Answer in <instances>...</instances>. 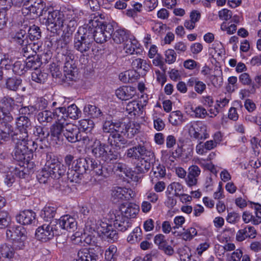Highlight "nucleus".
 Instances as JSON below:
<instances>
[{
  "label": "nucleus",
  "instance_id": "nucleus-21",
  "mask_svg": "<svg viewBox=\"0 0 261 261\" xmlns=\"http://www.w3.org/2000/svg\"><path fill=\"white\" fill-rule=\"evenodd\" d=\"M97 257L92 249L85 248L79 251L77 259L72 261H97Z\"/></svg>",
  "mask_w": 261,
  "mask_h": 261
},
{
  "label": "nucleus",
  "instance_id": "nucleus-62",
  "mask_svg": "<svg viewBox=\"0 0 261 261\" xmlns=\"http://www.w3.org/2000/svg\"><path fill=\"white\" fill-rule=\"evenodd\" d=\"M93 35V40H94L98 43H103L107 41L110 38L106 36V35L99 29L94 30L92 32Z\"/></svg>",
  "mask_w": 261,
  "mask_h": 261
},
{
  "label": "nucleus",
  "instance_id": "nucleus-5",
  "mask_svg": "<svg viewBox=\"0 0 261 261\" xmlns=\"http://www.w3.org/2000/svg\"><path fill=\"white\" fill-rule=\"evenodd\" d=\"M31 150L32 149H29L26 144L16 143L12 155L14 160L20 162L17 167H21V169L25 168L28 170L29 166L33 165V163L30 162V155H32Z\"/></svg>",
  "mask_w": 261,
  "mask_h": 261
},
{
  "label": "nucleus",
  "instance_id": "nucleus-56",
  "mask_svg": "<svg viewBox=\"0 0 261 261\" xmlns=\"http://www.w3.org/2000/svg\"><path fill=\"white\" fill-rule=\"evenodd\" d=\"M140 129V125L134 122H128L125 126V130L128 136L132 138L135 134L138 133Z\"/></svg>",
  "mask_w": 261,
  "mask_h": 261
},
{
  "label": "nucleus",
  "instance_id": "nucleus-4",
  "mask_svg": "<svg viewBox=\"0 0 261 261\" xmlns=\"http://www.w3.org/2000/svg\"><path fill=\"white\" fill-rule=\"evenodd\" d=\"M47 16L40 18L41 22L46 26L47 29L53 33H56L63 27L64 15L62 12L54 10H47Z\"/></svg>",
  "mask_w": 261,
  "mask_h": 261
},
{
  "label": "nucleus",
  "instance_id": "nucleus-33",
  "mask_svg": "<svg viewBox=\"0 0 261 261\" xmlns=\"http://www.w3.org/2000/svg\"><path fill=\"white\" fill-rule=\"evenodd\" d=\"M129 37V31L124 29L117 30L112 36L113 40L117 44H121L125 42Z\"/></svg>",
  "mask_w": 261,
  "mask_h": 261
},
{
  "label": "nucleus",
  "instance_id": "nucleus-26",
  "mask_svg": "<svg viewBox=\"0 0 261 261\" xmlns=\"http://www.w3.org/2000/svg\"><path fill=\"white\" fill-rule=\"evenodd\" d=\"M102 131L105 133H110V135L116 132H122L121 124L113 122L112 120H106L102 125Z\"/></svg>",
  "mask_w": 261,
  "mask_h": 261
},
{
  "label": "nucleus",
  "instance_id": "nucleus-34",
  "mask_svg": "<svg viewBox=\"0 0 261 261\" xmlns=\"http://www.w3.org/2000/svg\"><path fill=\"white\" fill-rule=\"evenodd\" d=\"M132 66L135 70L142 69V74H146L149 70L150 66L146 60L141 58H136L133 60Z\"/></svg>",
  "mask_w": 261,
  "mask_h": 261
},
{
  "label": "nucleus",
  "instance_id": "nucleus-39",
  "mask_svg": "<svg viewBox=\"0 0 261 261\" xmlns=\"http://www.w3.org/2000/svg\"><path fill=\"white\" fill-rule=\"evenodd\" d=\"M118 256L117 247L112 245L106 250L103 261H116Z\"/></svg>",
  "mask_w": 261,
  "mask_h": 261
},
{
  "label": "nucleus",
  "instance_id": "nucleus-6",
  "mask_svg": "<svg viewBox=\"0 0 261 261\" xmlns=\"http://www.w3.org/2000/svg\"><path fill=\"white\" fill-rule=\"evenodd\" d=\"M186 127L188 130L190 137L192 138L202 140L208 138L206 126L200 121H193L188 123Z\"/></svg>",
  "mask_w": 261,
  "mask_h": 261
},
{
  "label": "nucleus",
  "instance_id": "nucleus-49",
  "mask_svg": "<svg viewBox=\"0 0 261 261\" xmlns=\"http://www.w3.org/2000/svg\"><path fill=\"white\" fill-rule=\"evenodd\" d=\"M94 123L93 120L89 119H82L79 121L78 129L85 132H90L94 128Z\"/></svg>",
  "mask_w": 261,
  "mask_h": 261
},
{
  "label": "nucleus",
  "instance_id": "nucleus-54",
  "mask_svg": "<svg viewBox=\"0 0 261 261\" xmlns=\"http://www.w3.org/2000/svg\"><path fill=\"white\" fill-rule=\"evenodd\" d=\"M243 253L241 249H237L232 253H227L225 254V259L226 261H240L243 256Z\"/></svg>",
  "mask_w": 261,
  "mask_h": 261
},
{
  "label": "nucleus",
  "instance_id": "nucleus-57",
  "mask_svg": "<svg viewBox=\"0 0 261 261\" xmlns=\"http://www.w3.org/2000/svg\"><path fill=\"white\" fill-rule=\"evenodd\" d=\"M97 29H99V31H101L106 35V36H107V37L110 38L114 32V28L112 24L107 22H102L100 27L97 28Z\"/></svg>",
  "mask_w": 261,
  "mask_h": 261
},
{
  "label": "nucleus",
  "instance_id": "nucleus-51",
  "mask_svg": "<svg viewBox=\"0 0 261 261\" xmlns=\"http://www.w3.org/2000/svg\"><path fill=\"white\" fill-rule=\"evenodd\" d=\"M178 253L181 261H193L189 247L185 246L179 248Z\"/></svg>",
  "mask_w": 261,
  "mask_h": 261
},
{
  "label": "nucleus",
  "instance_id": "nucleus-30",
  "mask_svg": "<svg viewBox=\"0 0 261 261\" xmlns=\"http://www.w3.org/2000/svg\"><path fill=\"white\" fill-rule=\"evenodd\" d=\"M209 53L213 58L219 60L222 57L224 53V49L222 44L218 41H216L212 44L209 48Z\"/></svg>",
  "mask_w": 261,
  "mask_h": 261
},
{
  "label": "nucleus",
  "instance_id": "nucleus-23",
  "mask_svg": "<svg viewBox=\"0 0 261 261\" xmlns=\"http://www.w3.org/2000/svg\"><path fill=\"white\" fill-rule=\"evenodd\" d=\"M90 158H79L73 162L72 167L83 174L90 169Z\"/></svg>",
  "mask_w": 261,
  "mask_h": 261
},
{
  "label": "nucleus",
  "instance_id": "nucleus-59",
  "mask_svg": "<svg viewBox=\"0 0 261 261\" xmlns=\"http://www.w3.org/2000/svg\"><path fill=\"white\" fill-rule=\"evenodd\" d=\"M126 111L130 115H136L140 111V105L137 101H132L127 103Z\"/></svg>",
  "mask_w": 261,
  "mask_h": 261
},
{
  "label": "nucleus",
  "instance_id": "nucleus-60",
  "mask_svg": "<svg viewBox=\"0 0 261 261\" xmlns=\"http://www.w3.org/2000/svg\"><path fill=\"white\" fill-rule=\"evenodd\" d=\"M26 239L27 237L24 234L19 238L11 241L13 246V247L14 248L15 250H21L24 249L26 244Z\"/></svg>",
  "mask_w": 261,
  "mask_h": 261
},
{
  "label": "nucleus",
  "instance_id": "nucleus-50",
  "mask_svg": "<svg viewBox=\"0 0 261 261\" xmlns=\"http://www.w3.org/2000/svg\"><path fill=\"white\" fill-rule=\"evenodd\" d=\"M34 134L36 137V141L37 142L45 141L49 135V132L41 126L36 127Z\"/></svg>",
  "mask_w": 261,
  "mask_h": 261
},
{
  "label": "nucleus",
  "instance_id": "nucleus-25",
  "mask_svg": "<svg viewBox=\"0 0 261 261\" xmlns=\"http://www.w3.org/2000/svg\"><path fill=\"white\" fill-rule=\"evenodd\" d=\"M139 77V73L135 69L125 71L119 75L120 80L124 83L135 82Z\"/></svg>",
  "mask_w": 261,
  "mask_h": 261
},
{
  "label": "nucleus",
  "instance_id": "nucleus-48",
  "mask_svg": "<svg viewBox=\"0 0 261 261\" xmlns=\"http://www.w3.org/2000/svg\"><path fill=\"white\" fill-rule=\"evenodd\" d=\"M67 178L71 182H79L81 181L83 177V174L80 173L79 171L75 170V168L71 167L67 171Z\"/></svg>",
  "mask_w": 261,
  "mask_h": 261
},
{
  "label": "nucleus",
  "instance_id": "nucleus-31",
  "mask_svg": "<svg viewBox=\"0 0 261 261\" xmlns=\"http://www.w3.org/2000/svg\"><path fill=\"white\" fill-rule=\"evenodd\" d=\"M140 44L135 39H128L125 43L124 49L127 54L130 55L137 54L139 53Z\"/></svg>",
  "mask_w": 261,
  "mask_h": 261
},
{
  "label": "nucleus",
  "instance_id": "nucleus-13",
  "mask_svg": "<svg viewBox=\"0 0 261 261\" xmlns=\"http://www.w3.org/2000/svg\"><path fill=\"white\" fill-rule=\"evenodd\" d=\"M22 167L11 166L8 171L5 175L4 182L8 187L12 186L15 181V176H17L20 178H25V175L28 174V170L25 168L21 169Z\"/></svg>",
  "mask_w": 261,
  "mask_h": 261
},
{
  "label": "nucleus",
  "instance_id": "nucleus-36",
  "mask_svg": "<svg viewBox=\"0 0 261 261\" xmlns=\"http://www.w3.org/2000/svg\"><path fill=\"white\" fill-rule=\"evenodd\" d=\"M61 111L66 112V117L73 119L79 118L81 114V111L75 104H72L67 108L63 107L61 109Z\"/></svg>",
  "mask_w": 261,
  "mask_h": 261
},
{
  "label": "nucleus",
  "instance_id": "nucleus-35",
  "mask_svg": "<svg viewBox=\"0 0 261 261\" xmlns=\"http://www.w3.org/2000/svg\"><path fill=\"white\" fill-rule=\"evenodd\" d=\"M120 133L116 132L110 135L108 141L112 146L120 148L121 145L125 143V140Z\"/></svg>",
  "mask_w": 261,
  "mask_h": 261
},
{
  "label": "nucleus",
  "instance_id": "nucleus-29",
  "mask_svg": "<svg viewBox=\"0 0 261 261\" xmlns=\"http://www.w3.org/2000/svg\"><path fill=\"white\" fill-rule=\"evenodd\" d=\"M56 114L54 112L44 110L39 112L37 115L38 121L44 125L52 122L56 119Z\"/></svg>",
  "mask_w": 261,
  "mask_h": 261
},
{
  "label": "nucleus",
  "instance_id": "nucleus-3",
  "mask_svg": "<svg viewBox=\"0 0 261 261\" xmlns=\"http://www.w3.org/2000/svg\"><path fill=\"white\" fill-rule=\"evenodd\" d=\"M93 42L92 32L85 28H80L74 36V47L81 53L88 51Z\"/></svg>",
  "mask_w": 261,
  "mask_h": 261
},
{
  "label": "nucleus",
  "instance_id": "nucleus-37",
  "mask_svg": "<svg viewBox=\"0 0 261 261\" xmlns=\"http://www.w3.org/2000/svg\"><path fill=\"white\" fill-rule=\"evenodd\" d=\"M77 18L76 15L73 12H69L67 18L64 20V23L67 25V31H71V33H73L77 26Z\"/></svg>",
  "mask_w": 261,
  "mask_h": 261
},
{
  "label": "nucleus",
  "instance_id": "nucleus-11",
  "mask_svg": "<svg viewBox=\"0 0 261 261\" xmlns=\"http://www.w3.org/2000/svg\"><path fill=\"white\" fill-rule=\"evenodd\" d=\"M65 56L62 59L64 62L63 70L65 76L72 80L76 72V67L74 60V56L71 51H65Z\"/></svg>",
  "mask_w": 261,
  "mask_h": 261
},
{
  "label": "nucleus",
  "instance_id": "nucleus-55",
  "mask_svg": "<svg viewBox=\"0 0 261 261\" xmlns=\"http://www.w3.org/2000/svg\"><path fill=\"white\" fill-rule=\"evenodd\" d=\"M242 219L245 223L251 222L253 225H257L261 223V220H258L256 223V218L255 215L249 211H245L242 214Z\"/></svg>",
  "mask_w": 261,
  "mask_h": 261
},
{
  "label": "nucleus",
  "instance_id": "nucleus-16",
  "mask_svg": "<svg viewBox=\"0 0 261 261\" xmlns=\"http://www.w3.org/2000/svg\"><path fill=\"white\" fill-rule=\"evenodd\" d=\"M89 170L93 172L92 174L97 176H101L107 178L112 173V169L105 167L98 160L91 158Z\"/></svg>",
  "mask_w": 261,
  "mask_h": 261
},
{
  "label": "nucleus",
  "instance_id": "nucleus-53",
  "mask_svg": "<svg viewBox=\"0 0 261 261\" xmlns=\"http://www.w3.org/2000/svg\"><path fill=\"white\" fill-rule=\"evenodd\" d=\"M142 239V230L139 227H136L133 231L127 237L128 242L133 244L139 242Z\"/></svg>",
  "mask_w": 261,
  "mask_h": 261
},
{
  "label": "nucleus",
  "instance_id": "nucleus-12",
  "mask_svg": "<svg viewBox=\"0 0 261 261\" xmlns=\"http://www.w3.org/2000/svg\"><path fill=\"white\" fill-rule=\"evenodd\" d=\"M45 9V4L42 0H34L33 2H31V4L29 5L26 8H23V13L27 14H33V17L38 16L40 17H43V15H46L47 10Z\"/></svg>",
  "mask_w": 261,
  "mask_h": 261
},
{
  "label": "nucleus",
  "instance_id": "nucleus-45",
  "mask_svg": "<svg viewBox=\"0 0 261 261\" xmlns=\"http://www.w3.org/2000/svg\"><path fill=\"white\" fill-rule=\"evenodd\" d=\"M167 191L170 194L172 193L175 196L178 197L184 193V190L181 184L179 182H173L168 186Z\"/></svg>",
  "mask_w": 261,
  "mask_h": 261
},
{
  "label": "nucleus",
  "instance_id": "nucleus-7",
  "mask_svg": "<svg viewBox=\"0 0 261 261\" xmlns=\"http://www.w3.org/2000/svg\"><path fill=\"white\" fill-rule=\"evenodd\" d=\"M124 155L127 158L139 160L140 158L154 159V155L153 151L144 144H139L130 147L125 151Z\"/></svg>",
  "mask_w": 261,
  "mask_h": 261
},
{
  "label": "nucleus",
  "instance_id": "nucleus-28",
  "mask_svg": "<svg viewBox=\"0 0 261 261\" xmlns=\"http://www.w3.org/2000/svg\"><path fill=\"white\" fill-rule=\"evenodd\" d=\"M102 22L100 21V17L98 15L93 14L89 17L88 22L82 28L87 29L89 31L93 32L94 30H97V28L100 27Z\"/></svg>",
  "mask_w": 261,
  "mask_h": 261
},
{
  "label": "nucleus",
  "instance_id": "nucleus-32",
  "mask_svg": "<svg viewBox=\"0 0 261 261\" xmlns=\"http://www.w3.org/2000/svg\"><path fill=\"white\" fill-rule=\"evenodd\" d=\"M83 111L86 115L92 118H98L103 115L100 109L94 105H86Z\"/></svg>",
  "mask_w": 261,
  "mask_h": 261
},
{
  "label": "nucleus",
  "instance_id": "nucleus-2",
  "mask_svg": "<svg viewBox=\"0 0 261 261\" xmlns=\"http://www.w3.org/2000/svg\"><path fill=\"white\" fill-rule=\"evenodd\" d=\"M139 211V206L133 203L122 204L114 214V225L118 230L124 231L131 226L129 218H134Z\"/></svg>",
  "mask_w": 261,
  "mask_h": 261
},
{
  "label": "nucleus",
  "instance_id": "nucleus-43",
  "mask_svg": "<svg viewBox=\"0 0 261 261\" xmlns=\"http://www.w3.org/2000/svg\"><path fill=\"white\" fill-rule=\"evenodd\" d=\"M0 253L4 257L12 258L14 256L15 251L11 245L3 244L0 246Z\"/></svg>",
  "mask_w": 261,
  "mask_h": 261
},
{
  "label": "nucleus",
  "instance_id": "nucleus-52",
  "mask_svg": "<svg viewBox=\"0 0 261 261\" xmlns=\"http://www.w3.org/2000/svg\"><path fill=\"white\" fill-rule=\"evenodd\" d=\"M24 64L25 62L23 61H16L12 67L13 72L19 75L23 74L26 72Z\"/></svg>",
  "mask_w": 261,
  "mask_h": 261
},
{
  "label": "nucleus",
  "instance_id": "nucleus-38",
  "mask_svg": "<svg viewBox=\"0 0 261 261\" xmlns=\"http://www.w3.org/2000/svg\"><path fill=\"white\" fill-rule=\"evenodd\" d=\"M169 121L173 126L180 125L185 121L183 115L180 111L172 112L169 115Z\"/></svg>",
  "mask_w": 261,
  "mask_h": 261
},
{
  "label": "nucleus",
  "instance_id": "nucleus-46",
  "mask_svg": "<svg viewBox=\"0 0 261 261\" xmlns=\"http://www.w3.org/2000/svg\"><path fill=\"white\" fill-rule=\"evenodd\" d=\"M28 131H18L15 133L13 136V140L16 143H19L21 144H26L28 146L29 142L28 140Z\"/></svg>",
  "mask_w": 261,
  "mask_h": 261
},
{
  "label": "nucleus",
  "instance_id": "nucleus-1",
  "mask_svg": "<svg viewBox=\"0 0 261 261\" xmlns=\"http://www.w3.org/2000/svg\"><path fill=\"white\" fill-rule=\"evenodd\" d=\"M21 98H17L15 100L9 96H5L0 99V121L2 122L0 124V134L3 137L8 136L10 130V124L13 120L11 112L14 109L18 110L22 106Z\"/></svg>",
  "mask_w": 261,
  "mask_h": 261
},
{
  "label": "nucleus",
  "instance_id": "nucleus-27",
  "mask_svg": "<svg viewBox=\"0 0 261 261\" xmlns=\"http://www.w3.org/2000/svg\"><path fill=\"white\" fill-rule=\"evenodd\" d=\"M11 37L14 42L20 45H26L29 40L25 30L20 29L11 34Z\"/></svg>",
  "mask_w": 261,
  "mask_h": 261
},
{
  "label": "nucleus",
  "instance_id": "nucleus-64",
  "mask_svg": "<svg viewBox=\"0 0 261 261\" xmlns=\"http://www.w3.org/2000/svg\"><path fill=\"white\" fill-rule=\"evenodd\" d=\"M181 233V237L183 240L185 241H191L194 237L197 236V231L194 227H190Z\"/></svg>",
  "mask_w": 261,
  "mask_h": 261
},
{
  "label": "nucleus",
  "instance_id": "nucleus-58",
  "mask_svg": "<svg viewBox=\"0 0 261 261\" xmlns=\"http://www.w3.org/2000/svg\"><path fill=\"white\" fill-rule=\"evenodd\" d=\"M152 172L153 176L158 178H162L166 175V170L165 167L156 163H154L152 166Z\"/></svg>",
  "mask_w": 261,
  "mask_h": 261
},
{
  "label": "nucleus",
  "instance_id": "nucleus-24",
  "mask_svg": "<svg viewBox=\"0 0 261 261\" xmlns=\"http://www.w3.org/2000/svg\"><path fill=\"white\" fill-rule=\"evenodd\" d=\"M25 234V230L21 226L9 227L6 230L7 238L12 241Z\"/></svg>",
  "mask_w": 261,
  "mask_h": 261
},
{
  "label": "nucleus",
  "instance_id": "nucleus-61",
  "mask_svg": "<svg viewBox=\"0 0 261 261\" xmlns=\"http://www.w3.org/2000/svg\"><path fill=\"white\" fill-rule=\"evenodd\" d=\"M50 177L51 178V174L45 167L37 175V178L40 183H46Z\"/></svg>",
  "mask_w": 261,
  "mask_h": 261
},
{
  "label": "nucleus",
  "instance_id": "nucleus-22",
  "mask_svg": "<svg viewBox=\"0 0 261 261\" xmlns=\"http://www.w3.org/2000/svg\"><path fill=\"white\" fill-rule=\"evenodd\" d=\"M101 225L102 226H98L97 220L92 217L88 218L86 223V227L90 232L96 231L100 235L105 232V229L107 227V223H101Z\"/></svg>",
  "mask_w": 261,
  "mask_h": 261
},
{
  "label": "nucleus",
  "instance_id": "nucleus-40",
  "mask_svg": "<svg viewBox=\"0 0 261 261\" xmlns=\"http://www.w3.org/2000/svg\"><path fill=\"white\" fill-rule=\"evenodd\" d=\"M31 77L33 81L39 84H43L47 79L48 74L40 69H36L32 73Z\"/></svg>",
  "mask_w": 261,
  "mask_h": 261
},
{
  "label": "nucleus",
  "instance_id": "nucleus-41",
  "mask_svg": "<svg viewBox=\"0 0 261 261\" xmlns=\"http://www.w3.org/2000/svg\"><path fill=\"white\" fill-rule=\"evenodd\" d=\"M16 126L18 131H28L31 127V122L26 116H20L16 120Z\"/></svg>",
  "mask_w": 261,
  "mask_h": 261
},
{
  "label": "nucleus",
  "instance_id": "nucleus-19",
  "mask_svg": "<svg viewBox=\"0 0 261 261\" xmlns=\"http://www.w3.org/2000/svg\"><path fill=\"white\" fill-rule=\"evenodd\" d=\"M59 224L62 229L69 231H74L77 227L75 218L68 215L62 216L59 219Z\"/></svg>",
  "mask_w": 261,
  "mask_h": 261
},
{
  "label": "nucleus",
  "instance_id": "nucleus-18",
  "mask_svg": "<svg viewBox=\"0 0 261 261\" xmlns=\"http://www.w3.org/2000/svg\"><path fill=\"white\" fill-rule=\"evenodd\" d=\"M36 214L32 210H25L20 212L16 216L17 222L22 225L33 224L35 221Z\"/></svg>",
  "mask_w": 261,
  "mask_h": 261
},
{
  "label": "nucleus",
  "instance_id": "nucleus-15",
  "mask_svg": "<svg viewBox=\"0 0 261 261\" xmlns=\"http://www.w3.org/2000/svg\"><path fill=\"white\" fill-rule=\"evenodd\" d=\"M65 125L54 123L50 128V143L55 145L61 144L63 140Z\"/></svg>",
  "mask_w": 261,
  "mask_h": 261
},
{
  "label": "nucleus",
  "instance_id": "nucleus-17",
  "mask_svg": "<svg viewBox=\"0 0 261 261\" xmlns=\"http://www.w3.org/2000/svg\"><path fill=\"white\" fill-rule=\"evenodd\" d=\"M79 129L77 126L72 123H66L64 129V137L71 143L79 141Z\"/></svg>",
  "mask_w": 261,
  "mask_h": 261
},
{
  "label": "nucleus",
  "instance_id": "nucleus-47",
  "mask_svg": "<svg viewBox=\"0 0 261 261\" xmlns=\"http://www.w3.org/2000/svg\"><path fill=\"white\" fill-rule=\"evenodd\" d=\"M28 37L30 41L38 40L41 37V32L39 27L33 25L30 27L28 30Z\"/></svg>",
  "mask_w": 261,
  "mask_h": 261
},
{
  "label": "nucleus",
  "instance_id": "nucleus-63",
  "mask_svg": "<svg viewBox=\"0 0 261 261\" xmlns=\"http://www.w3.org/2000/svg\"><path fill=\"white\" fill-rule=\"evenodd\" d=\"M21 83V80L20 79L11 77L7 80L6 86L8 89L15 91L18 89Z\"/></svg>",
  "mask_w": 261,
  "mask_h": 261
},
{
  "label": "nucleus",
  "instance_id": "nucleus-42",
  "mask_svg": "<svg viewBox=\"0 0 261 261\" xmlns=\"http://www.w3.org/2000/svg\"><path fill=\"white\" fill-rule=\"evenodd\" d=\"M56 214V207L51 206H45L41 211L40 216L46 221L53 219Z\"/></svg>",
  "mask_w": 261,
  "mask_h": 261
},
{
  "label": "nucleus",
  "instance_id": "nucleus-9",
  "mask_svg": "<svg viewBox=\"0 0 261 261\" xmlns=\"http://www.w3.org/2000/svg\"><path fill=\"white\" fill-rule=\"evenodd\" d=\"M58 230L57 226L51 223L48 224H43L39 227L36 231V238L42 242H46L51 239L57 234Z\"/></svg>",
  "mask_w": 261,
  "mask_h": 261
},
{
  "label": "nucleus",
  "instance_id": "nucleus-20",
  "mask_svg": "<svg viewBox=\"0 0 261 261\" xmlns=\"http://www.w3.org/2000/svg\"><path fill=\"white\" fill-rule=\"evenodd\" d=\"M116 95L122 100H127L133 97L136 94L134 88L130 86H122L116 90Z\"/></svg>",
  "mask_w": 261,
  "mask_h": 261
},
{
  "label": "nucleus",
  "instance_id": "nucleus-8",
  "mask_svg": "<svg viewBox=\"0 0 261 261\" xmlns=\"http://www.w3.org/2000/svg\"><path fill=\"white\" fill-rule=\"evenodd\" d=\"M91 147L92 153L96 158L101 159L106 161L108 159L110 160H116L118 157L117 153H111V151H110L109 153H108L106 150L107 145L97 139L95 140Z\"/></svg>",
  "mask_w": 261,
  "mask_h": 261
},
{
  "label": "nucleus",
  "instance_id": "nucleus-44",
  "mask_svg": "<svg viewBox=\"0 0 261 261\" xmlns=\"http://www.w3.org/2000/svg\"><path fill=\"white\" fill-rule=\"evenodd\" d=\"M113 170L115 172H120L125 174L129 178L133 179V172L126 168L125 164L122 163H116L113 165Z\"/></svg>",
  "mask_w": 261,
  "mask_h": 261
},
{
  "label": "nucleus",
  "instance_id": "nucleus-14",
  "mask_svg": "<svg viewBox=\"0 0 261 261\" xmlns=\"http://www.w3.org/2000/svg\"><path fill=\"white\" fill-rule=\"evenodd\" d=\"M134 195L135 193L130 189L116 187L112 190V197L114 202L129 200Z\"/></svg>",
  "mask_w": 261,
  "mask_h": 261
},
{
  "label": "nucleus",
  "instance_id": "nucleus-10",
  "mask_svg": "<svg viewBox=\"0 0 261 261\" xmlns=\"http://www.w3.org/2000/svg\"><path fill=\"white\" fill-rule=\"evenodd\" d=\"M46 169L51 174L52 178H59L65 172L66 169L55 156L48 160L45 164Z\"/></svg>",
  "mask_w": 261,
  "mask_h": 261
}]
</instances>
